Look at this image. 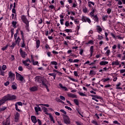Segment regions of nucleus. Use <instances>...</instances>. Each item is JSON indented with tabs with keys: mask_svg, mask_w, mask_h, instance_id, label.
Here are the masks:
<instances>
[{
	"mask_svg": "<svg viewBox=\"0 0 125 125\" xmlns=\"http://www.w3.org/2000/svg\"><path fill=\"white\" fill-rule=\"evenodd\" d=\"M35 82H36V83H42V85H43V86H45V87L47 89V80L46 79L44 78V77L37 76L35 77Z\"/></svg>",
	"mask_w": 125,
	"mask_h": 125,
	"instance_id": "obj_1",
	"label": "nucleus"
},
{
	"mask_svg": "<svg viewBox=\"0 0 125 125\" xmlns=\"http://www.w3.org/2000/svg\"><path fill=\"white\" fill-rule=\"evenodd\" d=\"M14 99H16V96L15 95H10L9 94L5 96L1 100H0V107L3 104H4L6 101L8 100H14Z\"/></svg>",
	"mask_w": 125,
	"mask_h": 125,
	"instance_id": "obj_2",
	"label": "nucleus"
},
{
	"mask_svg": "<svg viewBox=\"0 0 125 125\" xmlns=\"http://www.w3.org/2000/svg\"><path fill=\"white\" fill-rule=\"evenodd\" d=\"M14 80H15V74L13 73L12 71H9L7 80L9 81V82H13Z\"/></svg>",
	"mask_w": 125,
	"mask_h": 125,
	"instance_id": "obj_3",
	"label": "nucleus"
},
{
	"mask_svg": "<svg viewBox=\"0 0 125 125\" xmlns=\"http://www.w3.org/2000/svg\"><path fill=\"white\" fill-rule=\"evenodd\" d=\"M62 118L63 120V123L66 125H70L71 124V121L70 118L66 115L62 114Z\"/></svg>",
	"mask_w": 125,
	"mask_h": 125,
	"instance_id": "obj_4",
	"label": "nucleus"
},
{
	"mask_svg": "<svg viewBox=\"0 0 125 125\" xmlns=\"http://www.w3.org/2000/svg\"><path fill=\"white\" fill-rule=\"evenodd\" d=\"M21 18L22 22L26 25V27L29 28V21L27 19V17L25 15H22L21 16Z\"/></svg>",
	"mask_w": 125,
	"mask_h": 125,
	"instance_id": "obj_5",
	"label": "nucleus"
},
{
	"mask_svg": "<svg viewBox=\"0 0 125 125\" xmlns=\"http://www.w3.org/2000/svg\"><path fill=\"white\" fill-rule=\"evenodd\" d=\"M18 34V30H17V33L14 34V39L15 40V43H17V45L19 46V45H20V42L21 41V39H20V37H19L17 38Z\"/></svg>",
	"mask_w": 125,
	"mask_h": 125,
	"instance_id": "obj_6",
	"label": "nucleus"
},
{
	"mask_svg": "<svg viewBox=\"0 0 125 125\" xmlns=\"http://www.w3.org/2000/svg\"><path fill=\"white\" fill-rule=\"evenodd\" d=\"M90 96L92 97V100H94L96 102H98V100L97 99H100V100H102L103 99L102 97L98 96L97 95H91Z\"/></svg>",
	"mask_w": 125,
	"mask_h": 125,
	"instance_id": "obj_7",
	"label": "nucleus"
},
{
	"mask_svg": "<svg viewBox=\"0 0 125 125\" xmlns=\"http://www.w3.org/2000/svg\"><path fill=\"white\" fill-rule=\"evenodd\" d=\"M16 78L18 81H20V82H23L24 81V77L22 76L20 74L17 73L16 74Z\"/></svg>",
	"mask_w": 125,
	"mask_h": 125,
	"instance_id": "obj_8",
	"label": "nucleus"
},
{
	"mask_svg": "<svg viewBox=\"0 0 125 125\" xmlns=\"http://www.w3.org/2000/svg\"><path fill=\"white\" fill-rule=\"evenodd\" d=\"M82 20L83 22H88L89 24H90V23H91V21L90 20V19H89V18L86 17H84V16L83 17Z\"/></svg>",
	"mask_w": 125,
	"mask_h": 125,
	"instance_id": "obj_9",
	"label": "nucleus"
},
{
	"mask_svg": "<svg viewBox=\"0 0 125 125\" xmlns=\"http://www.w3.org/2000/svg\"><path fill=\"white\" fill-rule=\"evenodd\" d=\"M3 125H10V121H9V117L6 119V121H4L2 122Z\"/></svg>",
	"mask_w": 125,
	"mask_h": 125,
	"instance_id": "obj_10",
	"label": "nucleus"
},
{
	"mask_svg": "<svg viewBox=\"0 0 125 125\" xmlns=\"http://www.w3.org/2000/svg\"><path fill=\"white\" fill-rule=\"evenodd\" d=\"M20 115V114H19V113L17 112L15 116V122H16V123H18V121H19V116Z\"/></svg>",
	"mask_w": 125,
	"mask_h": 125,
	"instance_id": "obj_11",
	"label": "nucleus"
},
{
	"mask_svg": "<svg viewBox=\"0 0 125 125\" xmlns=\"http://www.w3.org/2000/svg\"><path fill=\"white\" fill-rule=\"evenodd\" d=\"M67 96L70 98H78L77 95H75L73 93H68L67 94Z\"/></svg>",
	"mask_w": 125,
	"mask_h": 125,
	"instance_id": "obj_12",
	"label": "nucleus"
},
{
	"mask_svg": "<svg viewBox=\"0 0 125 125\" xmlns=\"http://www.w3.org/2000/svg\"><path fill=\"white\" fill-rule=\"evenodd\" d=\"M28 62L31 63V61L29 59H27L25 61H23L22 63L24 65V66H29L30 64L28 63Z\"/></svg>",
	"mask_w": 125,
	"mask_h": 125,
	"instance_id": "obj_13",
	"label": "nucleus"
},
{
	"mask_svg": "<svg viewBox=\"0 0 125 125\" xmlns=\"http://www.w3.org/2000/svg\"><path fill=\"white\" fill-rule=\"evenodd\" d=\"M20 51L22 58H25V57H26V52L23 51V50H22L21 48L20 49Z\"/></svg>",
	"mask_w": 125,
	"mask_h": 125,
	"instance_id": "obj_14",
	"label": "nucleus"
},
{
	"mask_svg": "<svg viewBox=\"0 0 125 125\" xmlns=\"http://www.w3.org/2000/svg\"><path fill=\"white\" fill-rule=\"evenodd\" d=\"M29 90H30V91H37V90H38V86H34L32 87L29 88Z\"/></svg>",
	"mask_w": 125,
	"mask_h": 125,
	"instance_id": "obj_15",
	"label": "nucleus"
},
{
	"mask_svg": "<svg viewBox=\"0 0 125 125\" xmlns=\"http://www.w3.org/2000/svg\"><path fill=\"white\" fill-rule=\"evenodd\" d=\"M31 121L32 123L34 124H36L37 123V118L35 116H31Z\"/></svg>",
	"mask_w": 125,
	"mask_h": 125,
	"instance_id": "obj_16",
	"label": "nucleus"
},
{
	"mask_svg": "<svg viewBox=\"0 0 125 125\" xmlns=\"http://www.w3.org/2000/svg\"><path fill=\"white\" fill-rule=\"evenodd\" d=\"M109 62L106 61H102L100 62V65L101 66H105V65H107Z\"/></svg>",
	"mask_w": 125,
	"mask_h": 125,
	"instance_id": "obj_17",
	"label": "nucleus"
},
{
	"mask_svg": "<svg viewBox=\"0 0 125 125\" xmlns=\"http://www.w3.org/2000/svg\"><path fill=\"white\" fill-rule=\"evenodd\" d=\"M40 45H41V41L40 40H37L36 41V48H39V47H40Z\"/></svg>",
	"mask_w": 125,
	"mask_h": 125,
	"instance_id": "obj_18",
	"label": "nucleus"
},
{
	"mask_svg": "<svg viewBox=\"0 0 125 125\" xmlns=\"http://www.w3.org/2000/svg\"><path fill=\"white\" fill-rule=\"evenodd\" d=\"M89 76H95L96 75V72L94 70H91L89 73Z\"/></svg>",
	"mask_w": 125,
	"mask_h": 125,
	"instance_id": "obj_19",
	"label": "nucleus"
},
{
	"mask_svg": "<svg viewBox=\"0 0 125 125\" xmlns=\"http://www.w3.org/2000/svg\"><path fill=\"white\" fill-rule=\"evenodd\" d=\"M111 65L112 66H115V65H120V63L118 61H114L112 62Z\"/></svg>",
	"mask_w": 125,
	"mask_h": 125,
	"instance_id": "obj_20",
	"label": "nucleus"
},
{
	"mask_svg": "<svg viewBox=\"0 0 125 125\" xmlns=\"http://www.w3.org/2000/svg\"><path fill=\"white\" fill-rule=\"evenodd\" d=\"M34 109L36 113H38L39 111L42 112V110L41 109V107L40 106H35Z\"/></svg>",
	"mask_w": 125,
	"mask_h": 125,
	"instance_id": "obj_21",
	"label": "nucleus"
},
{
	"mask_svg": "<svg viewBox=\"0 0 125 125\" xmlns=\"http://www.w3.org/2000/svg\"><path fill=\"white\" fill-rule=\"evenodd\" d=\"M97 31L98 33H100V32L102 31V28L99 25L97 26Z\"/></svg>",
	"mask_w": 125,
	"mask_h": 125,
	"instance_id": "obj_22",
	"label": "nucleus"
},
{
	"mask_svg": "<svg viewBox=\"0 0 125 125\" xmlns=\"http://www.w3.org/2000/svg\"><path fill=\"white\" fill-rule=\"evenodd\" d=\"M90 57L92 56V54L93 52H94V51L93 50V46H91L90 48Z\"/></svg>",
	"mask_w": 125,
	"mask_h": 125,
	"instance_id": "obj_23",
	"label": "nucleus"
},
{
	"mask_svg": "<svg viewBox=\"0 0 125 125\" xmlns=\"http://www.w3.org/2000/svg\"><path fill=\"white\" fill-rule=\"evenodd\" d=\"M0 75L3 77H4L5 75L4 71L1 70V67H0Z\"/></svg>",
	"mask_w": 125,
	"mask_h": 125,
	"instance_id": "obj_24",
	"label": "nucleus"
},
{
	"mask_svg": "<svg viewBox=\"0 0 125 125\" xmlns=\"http://www.w3.org/2000/svg\"><path fill=\"white\" fill-rule=\"evenodd\" d=\"M91 10H92V11L90 13V14L92 17L94 16V12H95V9L93 8H92Z\"/></svg>",
	"mask_w": 125,
	"mask_h": 125,
	"instance_id": "obj_25",
	"label": "nucleus"
},
{
	"mask_svg": "<svg viewBox=\"0 0 125 125\" xmlns=\"http://www.w3.org/2000/svg\"><path fill=\"white\" fill-rule=\"evenodd\" d=\"M109 17L108 15L103 16L102 19L103 21H106L107 19Z\"/></svg>",
	"mask_w": 125,
	"mask_h": 125,
	"instance_id": "obj_26",
	"label": "nucleus"
},
{
	"mask_svg": "<svg viewBox=\"0 0 125 125\" xmlns=\"http://www.w3.org/2000/svg\"><path fill=\"white\" fill-rule=\"evenodd\" d=\"M11 38H13V35H14V28L11 29Z\"/></svg>",
	"mask_w": 125,
	"mask_h": 125,
	"instance_id": "obj_27",
	"label": "nucleus"
},
{
	"mask_svg": "<svg viewBox=\"0 0 125 125\" xmlns=\"http://www.w3.org/2000/svg\"><path fill=\"white\" fill-rule=\"evenodd\" d=\"M16 83H13V84L12 85V88L13 89H16L17 88V86H16Z\"/></svg>",
	"mask_w": 125,
	"mask_h": 125,
	"instance_id": "obj_28",
	"label": "nucleus"
},
{
	"mask_svg": "<svg viewBox=\"0 0 125 125\" xmlns=\"http://www.w3.org/2000/svg\"><path fill=\"white\" fill-rule=\"evenodd\" d=\"M7 108V107L3 106L2 107L0 108V112H2L3 111H5V110H6Z\"/></svg>",
	"mask_w": 125,
	"mask_h": 125,
	"instance_id": "obj_29",
	"label": "nucleus"
},
{
	"mask_svg": "<svg viewBox=\"0 0 125 125\" xmlns=\"http://www.w3.org/2000/svg\"><path fill=\"white\" fill-rule=\"evenodd\" d=\"M49 118L51 121V122H53V123L54 124L55 123V121H54V119H53V117L51 114H49Z\"/></svg>",
	"mask_w": 125,
	"mask_h": 125,
	"instance_id": "obj_30",
	"label": "nucleus"
},
{
	"mask_svg": "<svg viewBox=\"0 0 125 125\" xmlns=\"http://www.w3.org/2000/svg\"><path fill=\"white\" fill-rule=\"evenodd\" d=\"M74 102L75 104H76V105H77V106H79V100H78V99H74Z\"/></svg>",
	"mask_w": 125,
	"mask_h": 125,
	"instance_id": "obj_31",
	"label": "nucleus"
},
{
	"mask_svg": "<svg viewBox=\"0 0 125 125\" xmlns=\"http://www.w3.org/2000/svg\"><path fill=\"white\" fill-rule=\"evenodd\" d=\"M88 6H89V7H91V4H92V5H94V2H93L92 1H89V2H88Z\"/></svg>",
	"mask_w": 125,
	"mask_h": 125,
	"instance_id": "obj_32",
	"label": "nucleus"
},
{
	"mask_svg": "<svg viewBox=\"0 0 125 125\" xmlns=\"http://www.w3.org/2000/svg\"><path fill=\"white\" fill-rule=\"evenodd\" d=\"M111 12H112V9L108 8L106 10V13H107V14H110L111 13Z\"/></svg>",
	"mask_w": 125,
	"mask_h": 125,
	"instance_id": "obj_33",
	"label": "nucleus"
},
{
	"mask_svg": "<svg viewBox=\"0 0 125 125\" xmlns=\"http://www.w3.org/2000/svg\"><path fill=\"white\" fill-rule=\"evenodd\" d=\"M93 17L96 22H99V20H98V17H97V15L94 16Z\"/></svg>",
	"mask_w": 125,
	"mask_h": 125,
	"instance_id": "obj_34",
	"label": "nucleus"
},
{
	"mask_svg": "<svg viewBox=\"0 0 125 125\" xmlns=\"http://www.w3.org/2000/svg\"><path fill=\"white\" fill-rule=\"evenodd\" d=\"M8 47V45H6L5 46H4L2 48H1V50H3V51H4V50H6V49H7Z\"/></svg>",
	"mask_w": 125,
	"mask_h": 125,
	"instance_id": "obj_35",
	"label": "nucleus"
},
{
	"mask_svg": "<svg viewBox=\"0 0 125 125\" xmlns=\"http://www.w3.org/2000/svg\"><path fill=\"white\" fill-rule=\"evenodd\" d=\"M15 105L16 111H18V112H20V109L18 108V105H17V104H15Z\"/></svg>",
	"mask_w": 125,
	"mask_h": 125,
	"instance_id": "obj_36",
	"label": "nucleus"
},
{
	"mask_svg": "<svg viewBox=\"0 0 125 125\" xmlns=\"http://www.w3.org/2000/svg\"><path fill=\"white\" fill-rule=\"evenodd\" d=\"M65 32H66V33H72V29H66L64 30Z\"/></svg>",
	"mask_w": 125,
	"mask_h": 125,
	"instance_id": "obj_37",
	"label": "nucleus"
},
{
	"mask_svg": "<svg viewBox=\"0 0 125 125\" xmlns=\"http://www.w3.org/2000/svg\"><path fill=\"white\" fill-rule=\"evenodd\" d=\"M21 47H25V41H24V38H22V43H21Z\"/></svg>",
	"mask_w": 125,
	"mask_h": 125,
	"instance_id": "obj_38",
	"label": "nucleus"
},
{
	"mask_svg": "<svg viewBox=\"0 0 125 125\" xmlns=\"http://www.w3.org/2000/svg\"><path fill=\"white\" fill-rule=\"evenodd\" d=\"M79 94L81 95V96H85V97L87 96L86 94L82 92H79Z\"/></svg>",
	"mask_w": 125,
	"mask_h": 125,
	"instance_id": "obj_39",
	"label": "nucleus"
},
{
	"mask_svg": "<svg viewBox=\"0 0 125 125\" xmlns=\"http://www.w3.org/2000/svg\"><path fill=\"white\" fill-rule=\"evenodd\" d=\"M65 26L66 27H69L70 26V23H69V21H66L65 23Z\"/></svg>",
	"mask_w": 125,
	"mask_h": 125,
	"instance_id": "obj_40",
	"label": "nucleus"
},
{
	"mask_svg": "<svg viewBox=\"0 0 125 125\" xmlns=\"http://www.w3.org/2000/svg\"><path fill=\"white\" fill-rule=\"evenodd\" d=\"M16 44H17V43H15V42L12 43V44L11 45V47H12V48H14V47L15 46V45H16Z\"/></svg>",
	"mask_w": 125,
	"mask_h": 125,
	"instance_id": "obj_41",
	"label": "nucleus"
},
{
	"mask_svg": "<svg viewBox=\"0 0 125 125\" xmlns=\"http://www.w3.org/2000/svg\"><path fill=\"white\" fill-rule=\"evenodd\" d=\"M2 70L3 71H5V70H6V65H3L2 66Z\"/></svg>",
	"mask_w": 125,
	"mask_h": 125,
	"instance_id": "obj_42",
	"label": "nucleus"
},
{
	"mask_svg": "<svg viewBox=\"0 0 125 125\" xmlns=\"http://www.w3.org/2000/svg\"><path fill=\"white\" fill-rule=\"evenodd\" d=\"M98 40H99V41H101V40H103V37L100 35H98Z\"/></svg>",
	"mask_w": 125,
	"mask_h": 125,
	"instance_id": "obj_43",
	"label": "nucleus"
},
{
	"mask_svg": "<svg viewBox=\"0 0 125 125\" xmlns=\"http://www.w3.org/2000/svg\"><path fill=\"white\" fill-rule=\"evenodd\" d=\"M60 99H61V100H62L63 101H65V97L64 96H60Z\"/></svg>",
	"mask_w": 125,
	"mask_h": 125,
	"instance_id": "obj_44",
	"label": "nucleus"
},
{
	"mask_svg": "<svg viewBox=\"0 0 125 125\" xmlns=\"http://www.w3.org/2000/svg\"><path fill=\"white\" fill-rule=\"evenodd\" d=\"M83 12H84V13H86V12H87V8L85 7L83 8Z\"/></svg>",
	"mask_w": 125,
	"mask_h": 125,
	"instance_id": "obj_45",
	"label": "nucleus"
},
{
	"mask_svg": "<svg viewBox=\"0 0 125 125\" xmlns=\"http://www.w3.org/2000/svg\"><path fill=\"white\" fill-rule=\"evenodd\" d=\"M60 112H62V113H63V114H64V115H66L67 114V112L65 111L63 109H61Z\"/></svg>",
	"mask_w": 125,
	"mask_h": 125,
	"instance_id": "obj_46",
	"label": "nucleus"
},
{
	"mask_svg": "<svg viewBox=\"0 0 125 125\" xmlns=\"http://www.w3.org/2000/svg\"><path fill=\"white\" fill-rule=\"evenodd\" d=\"M65 108L67 109V110H69V111H72V108L68 106H65Z\"/></svg>",
	"mask_w": 125,
	"mask_h": 125,
	"instance_id": "obj_47",
	"label": "nucleus"
},
{
	"mask_svg": "<svg viewBox=\"0 0 125 125\" xmlns=\"http://www.w3.org/2000/svg\"><path fill=\"white\" fill-rule=\"evenodd\" d=\"M75 123H76L77 125H83V123H81L80 122L76 121V122H75Z\"/></svg>",
	"mask_w": 125,
	"mask_h": 125,
	"instance_id": "obj_48",
	"label": "nucleus"
},
{
	"mask_svg": "<svg viewBox=\"0 0 125 125\" xmlns=\"http://www.w3.org/2000/svg\"><path fill=\"white\" fill-rule=\"evenodd\" d=\"M74 22L76 24H79V22H80V21L78 19L74 20Z\"/></svg>",
	"mask_w": 125,
	"mask_h": 125,
	"instance_id": "obj_49",
	"label": "nucleus"
},
{
	"mask_svg": "<svg viewBox=\"0 0 125 125\" xmlns=\"http://www.w3.org/2000/svg\"><path fill=\"white\" fill-rule=\"evenodd\" d=\"M111 36L112 37V38L113 39H115V40H116L117 38H116V36H115V34H114L113 33H111L110 34Z\"/></svg>",
	"mask_w": 125,
	"mask_h": 125,
	"instance_id": "obj_50",
	"label": "nucleus"
},
{
	"mask_svg": "<svg viewBox=\"0 0 125 125\" xmlns=\"http://www.w3.org/2000/svg\"><path fill=\"white\" fill-rule=\"evenodd\" d=\"M51 64H52V65H57V62L55 61H53L51 62Z\"/></svg>",
	"mask_w": 125,
	"mask_h": 125,
	"instance_id": "obj_51",
	"label": "nucleus"
},
{
	"mask_svg": "<svg viewBox=\"0 0 125 125\" xmlns=\"http://www.w3.org/2000/svg\"><path fill=\"white\" fill-rule=\"evenodd\" d=\"M117 39H118V40H124V38L120 37L119 36H116Z\"/></svg>",
	"mask_w": 125,
	"mask_h": 125,
	"instance_id": "obj_52",
	"label": "nucleus"
},
{
	"mask_svg": "<svg viewBox=\"0 0 125 125\" xmlns=\"http://www.w3.org/2000/svg\"><path fill=\"white\" fill-rule=\"evenodd\" d=\"M56 101L57 102H61V100H60V99H59V98H56Z\"/></svg>",
	"mask_w": 125,
	"mask_h": 125,
	"instance_id": "obj_53",
	"label": "nucleus"
},
{
	"mask_svg": "<svg viewBox=\"0 0 125 125\" xmlns=\"http://www.w3.org/2000/svg\"><path fill=\"white\" fill-rule=\"evenodd\" d=\"M93 42H94L93 41L90 40L88 41V43H89V44H93Z\"/></svg>",
	"mask_w": 125,
	"mask_h": 125,
	"instance_id": "obj_54",
	"label": "nucleus"
},
{
	"mask_svg": "<svg viewBox=\"0 0 125 125\" xmlns=\"http://www.w3.org/2000/svg\"><path fill=\"white\" fill-rule=\"evenodd\" d=\"M37 122H38V124H39V125H42V121H41V120L38 119V120H37Z\"/></svg>",
	"mask_w": 125,
	"mask_h": 125,
	"instance_id": "obj_55",
	"label": "nucleus"
},
{
	"mask_svg": "<svg viewBox=\"0 0 125 125\" xmlns=\"http://www.w3.org/2000/svg\"><path fill=\"white\" fill-rule=\"evenodd\" d=\"M19 71H23V67L22 66H19L18 68Z\"/></svg>",
	"mask_w": 125,
	"mask_h": 125,
	"instance_id": "obj_56",
	"label": "nucleus"
},
{
	"mask_svg": "<svg viewBox=\"0 0 125 125\" xmlns=\"http://www.w3.org/2000/svg\"><path fill=\"white\" fill-rule=\"evenodd\" d=\"M18 104V105H19V106H22V105H23V104H22L21 102H18L17 103V104Z\"/></svg>",
	"mask_w": 125,
	"mask_h": 125,
	"instance_id": "obj_57",
	"label": "nucleus"
},
{
	"mask_svg": "<svg viewBox=\"0 0 125 125\" xmlns=\"http://www.w3.org/2000/svg\"><path fill=\"white\" fill-rule=\"evenodd\" d=\"M63 21H64V19H63L60 20V22H61V25H64V22H63Z\"/></svg>",
	"mask_w": 125,
	"mask_h": 125,
	"instance_id": "obj_58",
	"label": "nucleus"
},
{
	"mask_svg": "<svg viewBox=\"0 0 125 125\" xmlns=\"http://www.w3.org/2000/svg\"><path fill=\"white\" fill-rule=\"evenodd\" d=\"M9 84V82L7 81L6 83H4V85L5 86H7Z\"/></svg>",
	"mask_w": 125,
	"mask_h": 125,
	"instance_id": "obj_59",
	"label": "nucleus"
},
{
	"mask_svg": "<svg viewBox=\"0 0 125 125\" xmlns=\"http://www.w3.org/2000/svg\"><path fill=\"white\" fill-rule=\"evenodd\" d=\"M47 55H48V57H50L51 56V53L50 52H47Z\"/></svg>",
	"mask_w": 125,
	"mask_h": 125,
	"instance_id": "obj_60",
	"label": "nucleus"
},
{
	"mask_svg": "<svg viewBox=\"0 0 125 125\" xmlns=\"http://www.w3.org/2000/svg\"><path fill=\"white\" fill-rule=\"evenodd\" d=\"M118 48V49H121V48L122 47V45H121V44L118 43L117 44Z\"/></svg>",
	"mask_w": 125,
	"mask_h": 125,
	"instance_id": "obj_61",
	"label": "nucleus"
},
{
	"mask_svg": "<svg viewBox=\"0 0 125 125\" xmlns=\"http://www.w3.org/2000/svg\"><path fill=\"white\" fill-rule=\"evenodd\" d=\"M74 75L75 77H78V72L74 71Z\"/></svg>",
	"mask_w": 125,
	"mask_h": 125,
	"instance_id": "obj_62",
	"label": "nucleus"
},
{
	"mask_svg": "<svg viewBox=\"0 0 125 125\" xmlns=\"http://www.w3.org/2000/svg\"><path fill=\"white\" fill-rule=\"evenodd\" d=\"M49 8H50L51 9H53L54 8V6L53 5H50L49 6Z\"/></svg>",
	"mask_w": 125,
	"mask_h": 125,
	"instance_id": "obj_63",
	"label": "nucleus"
},
{
	"mask_svg": "<svg viewBox=\"0 0 125 125\" xmlns=\"http://www.w3.org/2000/svg\"><path fill=\"white\" fill-rule=\"evenodd\" d=\"M110 50H107L106 51V54H107V56H109V55L110 54Z\"/></svg>",
	"mask_w": 125,
	"mask_h": 125,
	"instance_id": "obj_64",
	"label": "nucleus"
}]
</instances>
